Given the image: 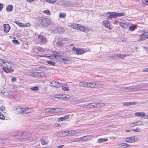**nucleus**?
Instances as JSON below:
<instances>
[{
	"mask_svg": "<svg viewBox=\"0 0 148 148\" xmlns=\"http://www.w3.org/2000/svg\"><path fill=\"white\" fill-rule=\"evenodd\" d=\"M29 108L28 107H25L22 108L18 106H16L15 110L17 114H25L29 113L30 112V111L29 110Z\"/></svg>",
	"mask_w": 148,
	"mask_h": 148,
	"instance_id": "f257e3e1",
	"label": "nucleus"
},
{
	"mask_svg": "<svg viewBox=\"0 0 148 148\" xmlns=\"http://www.w3.org/2000/svg\"><path fill=\"white\" fill-rule=\"evenodd\" d=\"M74 130H70L69 131H62L56 133V135L58 137H64L67 136H70L73 134Z\"/></svg>",
	"mask_w": 148,
	"mask_h": 148,
	"instance_id": "f03ea898",
	"label": "nucleus"
},
{
	"mask_svg": "<svg viewBox=\"0 0 148 148\" xmlns=\"http://www.w3.org/2000/svg\"><path fill=\"white\" fill-rule=\"evenodd\" d=\"M70 98V96L69 95H58L56 96V97H53L52 98L53 100L58 101L61 99H63L64 100H67Z\"/></svg>",
	"mask_w": 148,
	"mask_h": 148,
	"instance_id": "7ed1b4c3",
	"label": "nucleus"
},
{
	"mask_svg": "<svg viewBox=\"0 0 148 148\" xmlns=\"http://www.w3.org/2000/svg\"><path fill=\"white\" fill-rule=\"evenodd\" d=\"M39 23L42 26H47L50 24L49 20L47 18H40L39 19Z\"/></svg>",
	"mask_w": 148,
	"mask_h": 148,
	"instance_id": "20e7f679",
	"label": "nucleus"
},
{
	"mask_svg": "<svg viewBox=\"0 0 148 148\" xmlns=\"http://www.w3.org/2000/svg\"><path fill=\"white\" fill-rule=\"evenodd\" d=\"M83 108H96V105L95 102H92L88 104H83L81 105H77Z\"/></svg>",
	"mask_w": 148,
	"mask_h": 148,
	"instance_id": "39448f33",
	"label": "nucleus"
},
{
	"mask_svg": "<svg viewBox=\"0 0 148 148\" xmlns=\"http://www.w3.org/2000/svg\"><path fill=\"white\" fill-rule=\"evenodd\" d=\"M75 29L80 30L85 32H88V29L87 28L81 26L80 25L77 24H75Z\"/></svg>",
	"mask_w": 148,
	"mask_h": 148,
	"instance_id": "423d86ee",
	"label": "nucleus"
},
{
	"mask_svg": "<svg viewBox=\"0 0 148 148\" xmlns=\"http://www.w3.org/2000/svg\"><path fill=\"white\" fill-rule=\"evenodd\" d=\"M88 86L87 87H90L91 88H102V86L99 85H97L95 83H91V82H87Z\"/></svg>",
	"mask_w": 148,
	"mask_h": 148,
	"instance_id": "0eeeda50",
	"label": "nucleus"
},
{
	"mask_svg": "<svg viewBox=\"0 0 148 148\" xmlns=\"http://www.w3.org/2000/svg\"><path fill=\"white\" fill-rule=\"evenodd\" d=\"M47 111L50 112H61L62 108H47Z\"/></svg>",
	"mask_w": 148,
	"mask_h": 148,
	"instance_id": "6e6552de",
	"label": "nucleus"
},
{
	"mask_svg": "<svg viewBox=\"0 0 148 148\" xmlns=\"http://www.w3.org/2000/svg\"><path fill=\"white\" fill-rule=\"evenodd\" d=\"M128 90H138L143 88L142 86L139 85L131 86L128 87Z\"/></svg>",
	"mask_w": 148,
	"mask_h": 148,
	"instance_id": "1a4fd4ad",
	"label": "nucleus"
},
{
	"mask_svg": "<svg viewBox=\"0 0 148 148\" xmlns=\"http://www.w3.org/2000/svg\"><path fill=\"white\" fill-rule=\"evenodd\" d=\"M38 38L39 40L42 43L45 44L47 43L48 41L47 39L46 38L45 36L43 35H39L38 36Z\"/></svg>",
	"mask_w": 148,
	"mask_h": 148,
	"instance_id": "9d476101",
	"label": "nucleus"
},
{
	"mask_svg": "<svg viewBox=\"0 0 148 148\" xmlns=\"http://www.w3.org/2000/svg\"><path fill=\"white\" fill-rule=\"evenodd\" d=\"M50 83L51 84V85L53 87L56 88H59L60 87V84L59 83L55 81L54 80H52V81H50Z\"/></svg>",
	"mask_w": 148,
	"mask_h": 148,
	"instance_id": "9b49d317",
	"label": "nucleus"
},
{
	"mask_svg": "<svg viewBox=\"0 0 148 148\" xmlns=\"http://www.w3.org/2000/svg\"><path fill=\"white\" fill-rule=\"evenodd\" d=\"M75 51L78 55H81L84 53L85 51L84 50L81 48H75Z\"/></svg>",
	"mask_w": 148,
	"mask_h": 148,
	"instance_id": "f8f14e48",
	"label": "nucleus"
},
{
	"mask_svg": "<svg viewBox=\"0 0 148 148\" xmlns=\"http://www.w3.org/2000/svg\"><path fill=\"white\" fill-rule=\"evenodd\" d=\"M147 38H148V33L147 32L144 33L141 35L140 38L139 40L141 41H143Z\"/></svg>",
	"mask_w": 148,
	"mask_h": 148,
	"instance_id": "ddd939ff",
	"label": "nucleus"
},
{
	"mask_svg": "<svg viewBox=\"0 0 148 148\" xmlns=\"http://www.w3.org/2000/svg\"><path fill=\"white\" fill-rule=\"evenodd\" d=\"M103 24L105 27L110 29H111V27L110 25V23L108 20H106L103 21Z\"/></svg>",
	"mask_w": 148,
	"mask_h": 148,
	"instance_id": "4468645a",
	"label": "nucleus"
},
{
	"mask_svg": "<svg viewBox=\"0 0 148 148\" xmlns=\"http://www.w3.org/2000/svg\"><path fill=\"white\" fill-rule=\"evenodd\" d=\"M119 25L121 27L127 29L129 27V24L127 23L121 22L119 23Z\"/></svg>",
	"mask_w": 148,
	"mask_h": 148,
	"instance_id": "2eb2a0df",
	"label": "nucleus"
},
{
	"mask_svg": "<svg viewBox=\"0 0 148 148\" xmlns=\"http://www.w3.org/2000/svg\"><path fill=\"white\" fill-rule=\"evenodd\" d=\"M3 27L4 28V31L5 32H8L10 30V27L9 24H4L3 25Z\"/></svg>",
	"mask_w": 148,
	"mask_h": 148,
	"instance_id": "dca6fc26",
	"label": "nucleus"
},
{
	"mask_svg": "<svg viewBox=\"0 0 148 148\" xmlns=\"http://www.w3.org/2000/svg\"><path fill=\"white\" fill-rule=\"evenodd\" d=\"M129 55H127L125 54H119L114 55V57L115 56H116L120 58L124 59L125 58V57H127V56H129Z\"/></svg>",
	"mask_w": 148,
	"mask_h": 148,
	"instance_id": "f3484780",
	"label": "nucleus"
},
{
	"mask_svg": "<svg viewBox=\"0 0 148 148\" xmlns=\"http://www.w3.org/2000/svg\"><path fill=\"white\" fill-rule=\"evenodd\" d=\"M129 139H130V143H132L138 140L137 138L134 136L129 137Z\"/></svg>",
	"mask_w": 148,
	"mask_h": 148,
	"instance_id": "a211bd4d",
	"label": "nucleus"
},
{
	"mask_svg": "<svg viewBox=\"0 0 148 148\" xmlns=\"http://www.w3.org/2000/svg\"><path fill=\"white\" fill-rule=\"evenodd\" d=\"M3 70L6 73H11L13 71V69H9L6 67H3Z\"/></svg>",
	"mask_w": 148,
	"mask_h": 148,
	"instance_id": "6ab92c4d",
	"label": "nucleus"
},
{
	"mask_svg": "<svg viewBox=\"0 0 148 148\" xmlns=\"http://www.w3.org/2000/svg\"><path fill=\"white\" fill-rule=\"evenodd\" d=\"M41 73H39L38 72H34L32 73L31 75L32 76L34 77H36L38 76L40 77L41 76L40 75Z\"/></svg>",
	"mask_w": 148,
	"mask_h": 148,
	"instance_id": "aec40b11",
	"label": "nucleus"
},
{
	"mask_svg": "<svg viewBox=\"0 0 148 148\" xmlns=\"http://www.w3.org/2000/svg\"><path fill=\"white\" fill-rule=\"evenodd\" d=\"M136 104V102H125L123 104V105L126 106Z\"/></svg>",
	"mask_w": 148,
	"mask_h": 148,
	"instance_id": "412c9836",
	"label": "nucleus"
},
{
	"mask_svg": "<svg viewBox=\"0 0 148 148\" xmlns=\"http://www.w3.org/2000/svg\"><path fill=\"white\" fill-rule=\"evenodd\" d=\"M96 108H99L104 106L105 104L103 102H95Z\"/></svg>",
	"mask_w": 148,
	"mask_h": 148,
	"instance_id": "4be33fe9",
	"label": "nucleus"
},
{
	"mask_svg": "<svg viewBox=\"0 0 148 148\" xmlns=\"http://www.w3.org/2000/svg\"><path fill=\"white\" fill-rule=\"evenodd\" d=\"M135 115L138 116H140L142 117L145 116V114L144 112H138L136 113H135Z\"/></svg>",
	"mask_w": 148,
	"mask_h": 148,
	"instance_id": "5701e85b",
	"label": "nucleus"
},
{
	"mask_svg": "<svg viewBox=\"0 0 148 148\" xmlns=\"http://www.w3.org/2000/svg\"><path fill=\"white\" fill-rule=\"evenodd\" d=\"M60 86H62V89L64 90H68V87L66 84H63L62 83H60Z\"/></svg>",
	"mask_w": 148,
	"mask_h": 148,
	"instance_id": "b1692460",
	"label": "nucleus"
},
{
	"mask_svg": "<svg viewBox=\"0 0 148 148\" xmlns=\"http://www.w3.org/2000/svg\"><path fill=\"white\" fill-rule=\"evenodd\" d=\"M108 140L107 138H99L98 139L97 142L99 143H101L103 142H105Z\"/></svg>",
	"mask_w": 148,
	"mask_h": 148,
	"instance_id": "393cba45",
	"label": "nucleus"
},
{
	"mask_svg": "<svg viewBox=\"0 0 148 148\" xmlns=\"http://www.w3.org/2000/svg\"><path fill=\"white\" fill-rule=\"evenodd\" d=\"M12 9L13 6L10 5H8L6 8V10L8 12H11L12 11Z\"/></svg>",
	"mask_w": 148,
	"mask_h": 148,
	"instance_id": "a878e982",
	"label": "nucleus"
},
{
	"mask_svg": "<svg viewBox=\"0 0 148 148\" xmlns=\"http://www.w3.org/2000/svg\"><path fill=\"white\" fill-rule=\"evenodd\" d=\"M69 116L68 115H65V116L62 117H61L60 118V121H62L68 119L69 118Z\"/></svg>",
	"mask_w": 148,
	"mask_h": 148,
	"instance_id": "bb28decb",
	"label": "nucleus"
},
{
	"mask_svg": "<svg viewBox=\"0 0 148 148\" xmlns=\"http://www.w3.org/2000/svg\"><path fill=\"white\" fill-rule=\"evenodd\" d=\"M129 27L130 31L132 32L134 31L136 29L135 26L133 25H132L130 26H129Z\"/></svg>",
	"mask_w": 148,
	"mask_h": 148,
	"instance_id": "cd10ccee",
	"label": "nucleus"
},
{
	"mask_svg": "<svg viewBox=\"0 0 148 148\" xmlns=\"http://www.w3.org/2000/svg\"><path fill=\"white\" fill-rule=\"evenodd\" d=\"M115 16H116V13L113 12L112 13H110L109 14V16H108V18H111L114 17Z\"/></svg>",
	"mask_w": 148,
	"mask_h": 148,
	"instance_id": "c85d7f7f",
	"label": "nucleus"
},
{
	"mask_svg": "<svg viewBox=\"0 0 148 148\" xmlns=\"http://www.w3.org/2000/svg\"><path fill=\"white\" fill-rule=\"evenodd\" d=\"M87 82H81L79 83V85L82 86L87 87L88 86Z\"/></svg>",
	"mask_w": 148,
	"mask_h": 148,
	"instance_id": "c756f323",
	"label": "nucleus"
},
{
	"mask_svg": "<svg viewBox=\"0 0 148 148\" xmlns=\"http://www.w3.org/2000/svg\"><path fill=\"white\" fill-rule=\"evenodd\" d=\"M64 43L62 41H59L56 42V45L58 46H62Z\"/></svg>",
	"mask_w": 148,
	"mask_h": 148,
	"instance_id": "7c9ffc66",
	"label": "nucleus"
},
{
	"mask_svg": "<svg viewBox=\"0 0 148 148\" xmlns=\"http://www.w3.org/2000/svg\"><path fill=\"white\" fill-rule=\"evenodd\" d=\"M86 136H83L79 138V140H81V141H87V139Z\"/></svg>",
	"mask_w": 148,
	"mask_h": 148,
	"instance_id": "2f4dec72",
	"label": "nucleus"
},
{
	"mask_svg": "<svg viewBox=\"0 0 148 148\" xmlns=\"http://www.w3.org/2000/svg\"><path fill=\"white\" fill-rule=\"evenodd\" d=\"M65 3L67 6H71L73 5V3L71 1H66Z\"/></svg>",
	"mask_w": 148,
	"mask_h": 148,
	"instance_id": "473e14b6",
	"label": "nucleus"
},
{
	"mask_svg": "<svg viewBox=\"0 0 148 148\" xmlns=\"http://www.w3.org/2000/svg\"><path fill=\"white\" fill-rule=\"evenodd\" d=\"M116 16H124L125 15L124 12L121 13H116Z\"/></svg>",
	"mask_w": 148,
	"mask_h": 148,
	"instance_id": "72a5a7b5",
	"label": "nucleus"
},
{
	"mask_svg": "<svg viewBox=\"0 0 148 148\" xmlns=\"http://www.w3.org/2000/svg\"><path fill=\"white\" fill-rule=\"evenodd\" d=\"M58 32L60 33H62L63 32H64V29L60 27H58Z\"/></svg>",
	"mask_w": 148,
	"mask_h": 148,
	"instance_id": "f704fd0d",
	"label": "nucleus"
},
{
	"mask_svg": "<svg viewBox=\"0 0 148 148\" xmlns=\"http://www.w3.org/2000/svg\"><path fill=\"white\" fill-rule=\"evenodd\" d=\"M59 16L60 18H63L66 16V14L65 13H60Z\"/></svg>",
	"mask_w": 148,
	"mask_h": 148,
	"instance_id": "c9c22d12",
	"label": "nucleus"
},
{
	"mask_svg": "<svg viewBox=\"0 0 148 148\" xmlns=\"http://www.w3.org/2000/svg\"><path fill=\"white\" fill-rule=\"evenodd\" d=\"M122 90H128V87H126L124 86L121 87H118Z\"/></svg>",
	"mask_w": 148,
	"mask_h": 148,
	"instance_id": "e433bc0d",
	"label": "nucleus"
},
{
	"mask_svg": "<svg viewBox=\"0 0 148 148\" xmlns=\"http://www.w3.org/2000/svg\"><path fill=\"white\" fill-rule=\"evenodd\" d=\"M47 63L52 66H54L55 64V63L53 62L47 61Z\"/></svg>",
	"mask_w": 148,
	"mask_h": 148,
	"instance_id": "4c0bfd02",
	"label": "nucleus"
},
{
	"mask_svg": "<svg viewBox=\"0 0 148 148\" xmlns=\"http://www.w3.org/2000/svg\"><path fill=\"white\" fill-rule=\"evenodd\" d=\"M143 124V123L142 122L140 121H138L137 122H136V125H141Z\"/></svg>",
	"mask_w": 148,
	"mask_h": 148,
	"instance_id": "58836bf2",
	"label": "nucleus"
},
{
	"mask_svg": "<svg viewBox=\"0 0 148 148\" xmlns=\"http://www.w3.org/2000/svg\"><path fill=\"white\" fill-rule=\"evenodd\" d=\"M60 41H67L68 40L66 38H60Z\"/></svg>",
	"mask_w": 148,
	"mask_h": 148,
	"instance_id": "ea45409f",
	"label": "nucleus"
},
{
	"mask_svg": "<svg viewBox=\"0 0 148 148\" xmlns=\"http://www.w3.org/2000/svg\"><path fill=\"white\" fill-rule=\"evenodd\" d=\"M87 139V141L90 140L92 138V136L91 135H88L86 136Z\"/></svg>",
	"mask_w": 148,
	"mask_h": 148,
	"instance_id": "a19ab883",
	"label": "nucleus"
},
{
	"mask_svg": "<svg viewBox=\"0 0 148 148\" xmlns=\"http://www.w3.org/2000/svg\"><path fill=\"white\" fill-rule=\"evenodd\" d=\"M56 54H54V58H60L61 56L60 55L59 53H58L56 52Z\"/></svg>",
	"mask_w": 148,
	"mask_h": 148,
	"instance_id": "79ce46f5",
	"label": "nucleus"
},
{
	"mask_svg": "<svg viewBox=\"0 0 148 148\" xmlns=\"http://www.w3.org/2000/svg\"><path fill=\"white\" fill-rule=\"evenodd\" d=\"M15 23L16 24L18 25L20 27H23V24L22 23H21L19 22L16 21Z\"/></svg>",
	"mask_w": 148,
	"mask_h": 148,
	"instance_id": "37998d69",
	"label": "nucleus"
},
{
	"mask_svg": "<svg viewBox=\"0 0 148 148\" xmlns=\"http://www.w3.org/2000/svg\"><path fill=\"white\" fill-rule=\"evenodd\" d=\"M31 89L32 90L34 91L37 90H39V88L37 86H35L31 88Z\"/></svg>",
	"mask_w": 148,
	"mask_h": 148,
	"instance_id": "c03bdc74",
	"label": "nucleus"
},
{
	"mask_svg": "<svg viewBox=\"0 0 148 148\" xmlns=\"http://www.w3.org/2000/svg\"><path fill=\"white\" fill-rule=\"evenodd\" d=\"M12 42L14 44H19L20 43L19 41L17 40H12Z\"/></svg>",
	"mask_w": 148,
	"mask_h": 148,
	"instance_id": "a18cd8bd",
	"label": "nucleus"
},
{
	"mask_svg": "<svg viewBox=\"0 0 148 148\" xmlns=\"http://www.w3.org/2000/svg\"><path fill=\"white\" fill-rule=\"evenodd\" d=\"M0 119L3 120L5 119V117L3 114L0 112Z\"/></svg>",
	"mask_w": 148,
	"mask_h": 148,
	"instance_id": "49530a36",
	"label": "nucleus"
},
{
	"mask_svg": "<svg viewBox=\"0 0 148 148\" xmlns=\"http://www.w3.org/2000/svg\"><path fill=\"white\" fill-rule=\"evenodd\" d=\"M56 0H46V1L49 3H55Z\"/></svg>",
	"mask_w": 148,
	"mask_h": 148,
	"instance_id": "de8ad7c7",
	"label": "nucleus"
},
{
	"mask_svg": "<svg viewBox=\"0 0 148 148\" xmlns=\"http://www.w3.org/2000/svg\"><path fill=\"white\" fill-rule=\"evenodd\" d=\"M143 4L147 5L148 4V0H142Z\"/></svg>",
	"mask_w": 148,
	"mask_h": 148,
	"instance_id": "09e8293b",
	"label": "nucleus"
},
{
	"mask_svg": "<svg viewBox=\"0 0 148 148\" xmlns=\"http://www.w3.org/2000/svg\"><path fill=\"white\" fill-rule=\"evenodd\" d=\"M30 26V24L29 23H28L26 24H24L23 25V27L24 26L25 27H29Z\"/></svg>",
	"mask_w": 148,
	"mask_h": 148,
	"instance_id": "8fccbe9b",
	"label": "nucleus"
},
{
	"mask_svg": "<svg viewBox=\"0 0 148 148\" xmlns=\"http://www.w3.org/2000/svg\"><path fill=\"white\" fill-rule=\"evenodd\" d=\"M40 140L41 141V143L42 145H44L45 144V142L44 139H41Z\"/></svg>",
	"mask_w": 148,
	"mask_h": 148,
	"instance_id": "3c124183",
	"label": "nucleus"
},
{
	"mask_svg": "<svg viewBox=\"0 0 148 148\" xmlns=\"http://www.w3.org/2000/svg\"><path fill=\"white\" fill-rule=\"evenodd\" d=\"M44 13L47 14V15H49L50 14V11L49 10H47L44 11Z\"/></svg>",
	"mask_w": 148,
	"mask_h": 148,
	"instance_id": "603ef678",
	"label": "nucleus"
},
{
	"mask_svg": "<svg viewBox=\"0 0 148 148\" xmlns=\"http://www.w3.org/2000/svg\"><path fill=\"white\" fill-rule=\"evenodd\" d=\"M16 78L15 77H13L11 79V82H15L16 81Z\"/></svg>",
	"mask_w": 148,
	"mask_h": 148,
	"instance_id": "864d4df0",
	"label": "nucleus"
},
{
	"mask_svg": "<svg viewBox=\"0 0 148 148\" xmlns=\"http://www.w3.org/2000/svg\"><path fill=\"white\" fill-rule=\"evenodd\" d=\"M61 126V125L58 123H56L55 124V127H60Z\"/></svg>",
	"mask_w": 148,
	"mask_h": 148,
	"instance_id": "5fc2aeb1",
	"label": "nucleus"
},
{
	"mask_svg": "<svg viewBox=\"0 0 148 148\" xmlns=\"http://www.w3.org/2000/svg\"><path fill=\"white\" fill-rule=\"evenodd\" d=\"M125 144H126V143H123L121 144V147L123 148H126V147H125L126 145H125Z\"/></svg>",
	"mask_w": 148,
	"mask_h": 148,
	"instance_id": "6e6d98bb",
	"label": "nucleus"
},
{
	"mask_svg": "<svg viewBox=\"0 0 148 148\" xmlns=\"http://www.w3.org/2000/svg\"><path fill=\"white\" fill-rule=\"evenodd\" d=\"M132 130L134 132H139L140 131V129L136 128V129H133Z\"/></svg>",
	"mask_w": 148,
	"mask_h": 148,
	"instance_id": "4d7b16f0",
	"label": "nucleus"
},
{
	"mask_svg": "<svg viewBox=\"0 0 148 148\" xmlns=\"http://www.w3.org/2000/svg\"><path fill=\"white\" fill-rule=\"evenodd\" d=\"M143 71L145 72H148V68L144 69H143Z\"/></svg>",
	"mask_w": 148,
	"mask_h": 148,
	"instance_id": "13d9d810",
	"label": "nucleus"
},
{
	"mask_svg": "<svg viewBox=\"0 0 148 148\" xmlns=\"http://www.w3.org/2000/svg\"><path fill=\"white\" fill-rule=\"evenodd\" d=\"M38 51H41L42 50V48L41 47H37L36 49Z\"/></svg>",
	"mask_w": 148,
	"mask_h": 148,
	"instance_id": "bf43d9fd",
	"label": "nucleus"
},
{
	"mask_svg": "<svg viewBox=\"0 0 148 148\" xmlns=\"http://www.w3.org/2000/svg\"><path fill=\"white\" fill-rule=\"evenodd\" d=\"M79 138H77L76 139H75V142H80L81 141V140H79Z\"/></svg>",
	"mask_w": 148,
	"mask_h": 148,
	"instance_id": "052dcab7",
	"label": "nucleus"
},
{
	"mask_svg": "<svg viewBox=\"0 0 148 148\" xmlns=\"http://www.w3.org/2000/svg\"><path fill=\"white\" fill-rule=\"evenodd\" d=\"M5 108L3 107H1L0 110L2 111H4L5 110Z\"/></svg>",
	"mask_w": 148,
	"mask_h": 148,
	"instance_id": "680f3d73",
	"label": "nucleus"
},
{
	"mask_svg": "<svg viewBox=\"0 0 148 148\" xmlns=\"http://www.w3.org/2000/svg\"><path fill=\"white\" fill-rule=\"evenodd\" d=\"M3 7V5L1 4H0V11H1Z\"/></svg>",
	"mask_w": 148,
	"mask_h": 148,
	"instance_id": "e2e57ef3",
	"label": "nucleus"
},
{
	"mask_svg": "<svg viewBox=\"0 0 148 148\" xmlns=\"http://www.w3.org/2000/svg\"><path fill=\"white\" fill-rule=\"evenodd\" d=\"M125 141L127 142L130 143V140L129 139V137L125 139Z\"/></svg>",
	"mask_w": 148,
	"mask_h": 148,
	"instance_id": "0e129e2a",
	"label": "nucleus"
},
{
	"mask_svg": "<svg viewBox=\"0 0 148 148\" xmlns=\"http://www.w3.org/2000/svg\"><path fill=\"white\" fill-rule=\"evenodd\" d=\"M53 56L54 54L53 55L49 56H48V57L49 59H52L53 58H54V56Z\"/></svg>",
	"mask_w": 148,
	"mask_h": 148,
	"instance_id": "69168bd1",
	"label": "nucleus"
},
{
	"mask_svg": "<svg viewBox=\"0 0 148 148\" xmlns=\"http://www.w3.org/2000/svg\"><path fill=\"white\" fill-rule=\"evenodd\" d=\"M64 146V145H63L58 146L57 147V148H62Z\"/></svg>",
	"mask_w": 148,
	"mask_h": 148,
	"instance_id": "338daca9",
	"label": "nucleus"
},
{
	"mask_svg": "<svg viewBox=\"0 0 148 148\" xmlns=\"http://www.w3.org/2000/svg\"><path fill=\"white\" fill-rule=\"evenodd\" d=\"M61 59L63 61H66L68 60V59L65 58H62Z\"/></svg>",
	"mask_w": 148,
	"mask_h": 148,
	"instance_id": "774afa93",
	"label": "nucleus"
}]
</instances>
